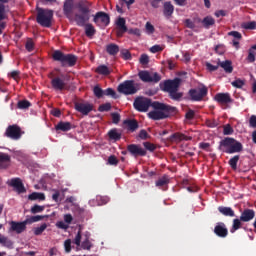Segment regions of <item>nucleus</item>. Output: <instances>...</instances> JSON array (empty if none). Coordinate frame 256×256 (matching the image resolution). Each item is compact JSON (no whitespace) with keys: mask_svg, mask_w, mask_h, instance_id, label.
Returning <instances> with one entry per match:
<instances>
[{"mask_svg":"<svg viewBox=\"0 0 256 256\" xmlns=\"http://www.w3.org/2000/svg\"><path fill=\"white\" fill-rule=\"evenodd\" d=\"M206 69L208 71H210L211 73H213V71H217V69H219V64H217L216 66L209 63V62H206Z\"/></svg>","mask_w":256,"mask_h":256,"instance_id":"61","label":"nucleus"},{"mask_svg":"<svg viewBox=\"0 0 256 256\" xmlns=\"http://www.w3.org/2000/svg\"><path fill=\"white\" fill-rule=\"evenodd\" d=\"M20 75H21V71L19 70H13L12 72L8 73V77H11V79H14V81H17Z\"/></svg>","mask_w":256,"mask_h":256,"instance_id":"56","label":"nucleus"},{"mask_svg":"<svg viewBox=\"0 0 256 256\" xmlns=\"http://www.w3.org/2000/svg\"><path fill=\"white\" fill-rule=\"evenodd\" d=\"M3 3H9V0H0V35H3V31H5V28L7 27V23L3 21L4 19H7L5 4Z\"/></svg>","mask_w":256,"mask_h":256,"instance_id":"15","label":"nucleus"},{"mask_svg":"<svg viewBox=\"0 0 256 256\" xmlns=\"http://www.w3.org/2000/svg\"><path fill=\"white\" fill-rule=\"evenodd\" d=\"M138 137L139 139H142V141H146V139H149L151 136L147 133V130L142 129L140 130Z\"/></svg>","mask_w":256,"mask_h":256,"instance_id":"54","label":"nucleus"},{"mask_svg":"<svg viewBox=\"0 0 256 256\" xmlns=\"http://www.w3.org/2000/svg\"><path fill=\"white\" fill-rule=\"evenodd\" d=\"M124 125H127L128 131H131L132 133L139 129V122L135 119L124 120Z\"/></svg>","mask_w":256,"mask_h":256,"instance_id":"27","label":"nucleus"},{"mask_svg":"<svg viewBox=\"0 0 256 256\" xmlns=\"http://www.w3.org/2000/svg\"><path fill=\"white\" fill-rule=\"evenodd\" d=\"M218 65L225 71V73H233V62H231V60H225L222 62L219 60Z\"/></svg>","mask_w":256,"mask_h":256,"instance_id":"25","label":"nucleus"},{"mask_svg":"<svg viewBox=\"0 0 256 256\" xmlns=\"http://www.w3.org/2000/svg\"><path fill=\"white\" fill-rule=\"evenodd\" d=\"M51 86L54 91H65L67 88V83H65V79L61 77H54L51 79Z\"/></svg>","mask_w":256,"mask_h":256,"instance_id":"17","label":"nucleus"},{"mask_svg":"<svg viewBox=\"0 0 256 256\" xmlns=\"http://www.w3.org/2000/svg\"><path fill=\"white\" fill-rule=\"evenodd\" d=\"M27 219L23 222H15V221H11L10 222V229L11 231H15V233H17L18 235L23 233V231H25L27 229Z\"/></svg>","mask_w":256,"mask_h":256,"instance_id":"18","label":"nucleus"},{"mask_svg":"<svg viewBox=\"0 0 256 256\" xmlns=\"http://www.w3.org/2000/svg\"><path fill=\"white\" fill-rule=\"evenodd\" d=\"M36 21L41 27L49 29L53 25V10L37 8Z\"/></svg>","mask_w":256,"mask_h":256,"instance_id":"5","label":"nucleus"},{"mask_svg":"<svg viewBox=\"0 0 256 256\" xmlns=\"http://www.w3.org/2000/svg\"><path fill=\"white\" fill-rule=\"evenodd\" d=\"M96 201L98 205H107V203H109V198L105 196H96Z\"/></svg>","mask_w":256,"mask_h":256,"instance_id":"52","label":"nucleus"},{"mask_svg":"<svg viewBox=\"0 0 256 256\" xmlns=\"http://www.w3.org/2000/svg\"><path fill=\"white\" fill-rule=\"evenodd\" d=\"M75 9L74 0H65L63 4V14L69 19V21H75V16H73V10Z\"/></svg>","mask_w":256,"mask_h":256,"instance_id":"12","label":"nucleus"},{"mask_svg":"<svg viewBox=\"0 0 256 256\" xmlns=\"http://www.w3.org/2000/svg\"><path fill=\"white\" fill-rule=\"evenodd\" d=\"M30 201H45V194L41 192H33L28 196Z\"/></svg>","mask_w":256,"mask_h":256,"instance_id":"35","label":"nucleus"},{"mask_svg":"<svg viewBox=\"0 0 256 256\" xmlns=\"http://www.w3.org/2000/svg\"><path fill=\"white\" fill-rule=\"evenodd\" d=\"M5 137L13 139L14 141L21 139V127L17 125L8 126L5 132Z\"/></svg>","mask_w":256,"mask_h":256,"instance_id":"13","label":"nucleus"},{"mask_svg":"<svg viewBox=\"0 0 256 256\" xmlns=\"http://www.w3.org/2000/svg\"><path fill=\"white\" fill-rule=\"evenodd\" d=\"M170 183V179L168 175H164L162 177H160L156 182L155 185L156 187H167Z\"/></svg>","mask_w":256,"mask_h":256,"instance_id":"32","label":"nucleus"},{"mask_svg":"<svg viewBox=\"0 0 256 256\" xmlns=\"http://www.w3.org/2000/svg\"><path fill=\"white\" fill-rule=\"evenodd\" d=\"M98 111H100L101 113L105 112V111H111V103H105L99 106Z\"/></svg>","mask_w":256,"mask_h":256,"instance_id":"57","label":"nucleus"},{"mask_svg":"<svg viewBox=\"0 0 256 256\" xmlns=\"http://www.w3.org/2000/svg\"><path fill=\"white\" fill-rule=\"evenodd\" d=\"M45 229H47V223H43L40 227L34 228V235H42Z\"/></svg>","mask_w":256,"mask_h":256,"instance_id":"48","label":"nucleus"},{"mask_svg":"<svg viewBox=\"0 0 256 256\" xmlns=\"http://www.w3.org/2000/svg\"><path fill=\"white\" fill-rule=\"evenodd\" d=\"M0 244L8 248L13 247V241H11L9 238L1 234H0Z\"/></svg>","mask_w":256,"mask_h":256,"instance_id":"41","label":"nucleus"},{"mask_svg":"<svg viewBox=\"0 0 256 256\" xmlns=\"http://www.w3.org/2000/svg\"><path fill=\"white\" fill-rule=\"evenodd\" d=\"M104 95L106 97H112V99H119V95H117V92H115L113 88H107L104 90Z\"/></svg>","mask_w":256,"mask_h":256,"instance_id":"43","label":"nucleus"},{"mask_svg":"<svg viewBox=\"0 0 256 256\" xmlns=\"http://www.w3.org/2000/svg\"><path fill=\"white\" fill-rule=\"evenodd\" d=\"M46 217H47V215L31 216V217L26 219V222L28 223V225H32V223H37L39 221H43V219H45Z\"/></svg>","mask_w":256,"mask_h":256,"instance_id":"38","label":"nucleus"},{"mask_svg":"<svg viewBox=\"0 0 256 256\" xmlns=\"http://www.w3.org/2000/svg\"><path fill=\"white\" fill-rule=\"evenodd\" d=\"M93 93L97 99H101L105 93V90L101 89L99 86H94Z\"/></svg>","mask_w":256,"mask_h":256,"instance_id":"45","label":"nucleus"},{"mask_svg":"<svg viewBox=\"0 0 256 256\" xmlns=\"http://www.w3.org/2000/svg\"><path fill=\"white\" fill-rule=\"evenodd\" d=\"M11 163V156L6 153H0V169H7Z\"/></svg>","mask_w":256,"mask_h":256,"instance_id":"26","label":"nucleus"},{"mask_svg":"<svg viewBox=\"0 0 256 256\" xmlns=\"http://www.w3.org/2000/svg\"><path fill=\"white\" fill-rule=\"evenodd\" d=\"M218 211L221 215H224V217H235V211L231 209V207L219 206Z\"/></svg>","mask_w":256,"mask_h":256,"instance_id":"29","label":"nucleus"},{"mask_svg":"<svg viewBox=\"0 0 256 256\" xmlns=\"http://www.w3.org/2000/svg\"><path fill=\"white\" fill-rule=\"evenodd\" d=\"M249 125L250 127H253L254 129H256V116L252 115L249 119Z\"/></svg>","mask_w":256,"mask_h":256,"instance_id":"64","label":"nucleus"},{"mask_svg":"<svg viewBox=\"0 0 256 256\" xmlns=\"http://www.w3.org/2000/svg\"><path fill=\"white\" fill-rule=\"evenodd\" d=\"M139 79L143 81V83H153V77L147 70H142L138 73Z\"/></svg>","mask_w":256,"mask_h":256,"instance_id":"28","label":"nucleus"},{"mask_svg":"<svg viewBox=\"0 0 256 256\" xmlns=\"http://www.w3.org/2000/svg\"><path fill=\"white\" fill-rule=\"evenodd\" d=\"M53 61H58L61 67H75L78 58L74 54H65L61 50H55L52 54Z\"/></svg>","mask_w":256,"mask_h":256,"instance_id":"4","label":"nucleus"},{"mask_svg":"<svg viewBox=\"0 0 256 256\" xmlns=\"http://www.w3.org/2000/svg\"><path fill=\"white\" fill-rule=\"evenodd\" d=\"M106 52L108 55H111L112 57H115L117 53H119V45L115 43H110L106 46Z\"/></svg>","mask_w":256,"mask_h":256,"instance_id":"30","label":"nucleus"},{"mask_svg":"<svg viewBox=\"0 0 256 256\" xmlns=\"http://www.w3.org/2000/svg\"><path fill=\"white\" fill-rule=\"evenodd\" d=\"M76 9H78V13L74 14V21L78 27H85V35L86 37H93L97 30L93 27V24L89 23L91 19V9L87 3L80 1L76 4Z\"/></svg>","mask_w":256,"mask_h":256,"instance_id":"1","label":"nucleus"},{"mask_svg":"<svg viewBox=\"0 0 256 256\" xmlns=\"http://www.w3.org/2000/svg\"><path fill=\"white\" fill-rule=\"evenodd\" d=\"M93 104L85 101L75 102L74 108L81 115L87 116L93 111Z\"/></svg>","mask_w":256,"mask_h":256,"instance_id":"10","label":"nucleus"},{"mask_svg":"<svg viewBox=\"0 0 256 256\" xmlns=\"http://www.w3.org/2000/svg\"><path fill=\"white\" fill-rule=\"evenodd\" d=\"M127 151L132 157H145V155H147V151L137 144L128 145Z\"/></svg>","mask_w":256,"mask_h":256,"instance_id":"14","label":"nucleus"},{"mask_svg":"<svg viewBox=\"0 0 256 256\" xmlns=\"http://www.w3.org/2000/svg\"><path fill=\"white\" fill-rule=\"evenodd\" d=\"M18 109H29L31 107V102L28 100H20L17 103Z\"/></svg>","mask_w":256,"mask_h":256,"instance_id":"44","label":"nucleus"},{"mask_svg":"<svg viewBox=\"0 0 256 256\" xmlns=\"http://www.w3.org/2000/svg\"><path fill=\"white\" fill-rule=\"evenodd\" d=\"M64 249L66 253H71V239L65 240Z\"/></svg>","mask_w":256,"mask_h":256,"instance_id":"62","label":"nucleus"},{"mask_svg":"<svg viewBox=\"0 0 256 256\" xmlns=\"http://www.w3.org/2000/svg\"><path fill=\"white\" fill-rule=\"evenodd\" d=\"M81 247H82V249H86L87 251H89V249H91V242L89 241L88 236H86V239L82 242Z\"/></svg>","mask_w":256,"mask_h":256,"instance_id":"58","label":"nucleus"},{"mask_svg":"<svg viewBox=\"0 0 256 256\" xmlns=\"http://www.w3.org/2000/svg\"><path fill=\"white\" fill-rule=\"evenodd\" d=\"M214 99L220 105H227L229 103H233V99H231V94L229 93H217Z\"/></svg>","mask_w":256,"mask_h":256,"instance_id":"21","label":"nucleus"},{"mask_svg":"<svg viewBox=\"0 0 256 256\" xmlns=\"http://www.w3.org/2000/svg\"><path fill=\"white\" fill-rule=\"evenodd\" d=\"M169 97L173 101H181V99L183 98V92H179V90H174L169 93Z\"/></svg>","mask_w":256,"mask_h":256,"instance_id":"40","label":"nucleus"},{"mask_svg":"<svg viewBox=\"0 0 256 256\" xmlns=\"http://www.w3.org/2000/svg\"><path fill=\"white\" fill-rule=\"evenodd\" d=\"M143 146L145 147V149L147 151H150L151 153H153V151H155V149H157V146L151 142H144Z\"/></svg>","mask_w":256,"mask_h":256,"instance_id":"51","label":"nucleus"},{"mask_svg":"<svg viewBox=\"0 0 256 256\" xmlns=\"http://www.w3.org/2000/svg\"><path fill=\"white\" fill-rule=\"evenodd\" d=\"M95 71L96 73H98V75H111V70H109V67H107V65H99Z\"/></svg>","mask_w":256,"mask_h":256,"instance_id":"37","label":"nucleus"},{"mask_svg":"<svg viewBox=\"0 0 256 256\" xmlns=\"http://www.w3.org/2000/svg\"><path fill=\"white\" fill-rule=\"evenodd\" d=\"M214 233L217 237H220V239H225V237L229 235V230L227 229V225H225V223L218 222L214 227Z\"/></svg>","mask_w":256,"mask_h":256,"instance_id":"16","label":"nucleus"},{"mask_svg":"<svg viewBox=\"0 0 256 256\" xmlns=\"http://www.w3.org/2000/svg\"><path fill=\"white\" fill-rule=\"evenodd\" d=\"M117 29H122L123 31H127V25L125 18L119 17L116 21Z\"/></svg>","mask_w":256,"mask_h":256,"instance_id":"42","label":"nucleus"},{"mask_svg":"<svg viewBox=\"0 0 256 256\" xmlns=\"http://www.w3.org/2000/svg\"><path fill=\"white\" fill-rule=\"evenodd\" d=\"M108 165H119V160L117 159V157L115 155H111L109 158H108Z\"/></svg>","mask_w":256,"mask_h":256,"instance_id":"59","label":"nucleus"},{"mask_svg":"<svg viewBox=\"0 0 256 256\" xmlns=\"http://www.w3.org/2000/svg\"><path fill=\"white\" fill-rule=\"evenodd\" d=\"M256 45L251 46V48L248 50V56L246 58V61L248 63H255L256 60Z\"/></svg>","mask_w":256,"mask_h":256,"instance_id":"34","label":"nucleus"},{"mask_svg":"<svg viewBox=\"0 0 256 256\" xmlns=\"http://www.w3.org/2000/svg\"><path fill=\"white\" fill-rule=\"evenodd\" d=\"M169 141L179 143L180 141H191V137L185 136V134L176 132L169 137Z\"/></svg>","mask_w":256,"mask_h":256,"instance_id":"24","label":"nucleus"},{"mask_svg":"<svg viewBox=\"0 0 256 256\" xmlns=\"http://www.w3.org/2000/svg\"><path fill=\"white\" fill-rule=\"evenodd\" d=\"M120 55L124 61H131L132 59L131 52L127 49L121 50Z\"/></svg>","mask_w":256,"mask_h":256,"instance_id":"47","label":"nucleus"},{"mask_svg":"<svg viewBox=\"0 0 256 256\" xmlns=\"http://www.w3.org/2000/svg\"><path fill=\"white\" fill-rule=\"evenodd\" d=\"M233 133H235V130H233L231 124H226L223 126V135H233Z\"/></svg>","mask_w":256,"mask_h":256,"instance_id":"46","label":"nucleus"},{"mask_svg":"<svg viewBox=\"0 0 256 256\" xmlns=\"http://www.w3.org/2000/svg\"><path fill=\"white\" fill-rule=\"evenodd\" d=\"M134 109L140 113H147L149 107H153V102L149 98L138 97L134 100Z\"/></svg>","mask_w":256,"mask_h":256,"instance_id":"9","label":"nucleus"},{"mask_svg":"<svg viewBox=\"0 0 256 256\" xmlns=\"http://www.w3.org/2000/svg\"><path fill=\"white\" fill-rule=\"evenodd\" d=\"M145 29L148 35H153V33H155V26H153L151 22H146Z\"/></svg>","mask_w":256,"mask_h":256,"instance_id":"53","label":"nucleus"},{"mask_svg":"<svg viewBox=\"0 0 256 256\" xmlns=\"http://www.w3.org/2000/svg\"><path fill=\"white\" fill-rule=\"evenodd\" d=\"M118 93L122 95H135L139 91L138 85L135 84V80H125L118 85Z\"/></svg>","mask_w":256,"mask_h":256,"instance_id":"6","label":"nucleus"},{"mask_svg":"<svg viewBox=\"0 0 256 256\" xmlns=\"http://www.w3.org/2000/svg\"><path fill=\"white\" fill-rule=\"evenodd\" d=\"M25 49H26L29 53H31V51H33V49H35V43L33 42V39L29 38V39L26 41Z\"/></svg>","mask_w":256,"mask_h":256,"instance_id":"49","label":"nucleus"},{"mask_svg":"<svg viewBox=\"0 0 256 256\" xmlns=\"http://www.w3.org/2000/svg\"><path fill=\"white\" fill-rule=\"evenodd\" d=\"M73 124L71 122H63L60 121L56 126V131H63L64 133H67V131H71L73 129Z\"/></svg>","mask_w":256,"mask_h":256,"instance_id":"23","label":"nucleus"},{"mask_svg":"<svg viewBox=\"0 0 256 256\" xmlns=\"http://www.w3.org/2000/svg\"><path fill=\"white\" fill-rule=\"evenodd\" d=\"M43 211H45V206H39L37 204H35L32 208H31V213L33 215H36V213H43Z\"/></svg>","mask_w":256,"mask_h":256,"instance_id":"50","label":"nucleus"},{"mask_svg":"<svg viewBox=\"0 0 256 256\" xmlns=\"http://www.w3.org/2000/svg\"><path fill=\"white\" fill-rule=\"evenodd\" d=\"M228 35L230 37H234V39H237L238 41H241V39H243V36L241 35V33L237 31H231L228 33Z\"/></svg>","mask_w":256,"mask_h":256,"instance_id":"60","label":"nucleus"},{"mask_svg":"<svg viewBox=\"0 0 256 256\" xmlns=\"http://www.w3.org/2000/svg\"><path fill=\"white\" fill-rule=\"evenodd\" d=\"M161 91L165 93H172L173 91H179L181 87V78L168 79L159 84Z\"/></svg>","mask_w":256,"mask_h":256,"instance_id":"7","label":"nucleus"},{"mask_svg":"<svg viewBox=\"0 0 256 256\" xmlns=\"http://www.w3.org/2000/svg\"><path fill=\"white\" fill-rule=\"evenodd\" d=\"M93 21L98 27H107L111 23V17L105 12H97Z\"/></svg>","mask_w":256,"mask_h":256,"instance_id":"11","label":"nucleus"},{"mask_svg":"<svg viewBox=\"0 0 256 256\" xmlns=\"http://www.w3.org/2000/svg\"><path fill=\"white\" fill-rule=\"evenodd\" d=\"M10 187H13L16 193H25L27 189H25V185L21 181V178H13L10 181Z\"/></svg>","mask_w":256,"mask_h":256,"instance_id":"20","label":"nucleus"},{"mask_svg":"<svg viewBox=\"0 0 256 256\" xmlns=\"http://www.w3.org/2000/svg\"><path fill=\"white\" fill-rule=\"evenodd\" d=\"M244 29L255 30L256 29V22L255 21L247 22L244 26Z\"/></svg>","mask_w":256,"mask_h":256,"instance_id":"63","label":"nucleus"},{"mask_svg":"<svg viewBox=\"0 0 256 256\" xmlns=\"http://www.w3.org/2000/svg\"><path fill=\"white\" fill-rule=\"evenodd\" d=\"M218 149L222 153L233 155L234 153H241L243 151V144L235 138L225 137L219 142Z\"/></svg>","mask_w":256,"mask_h":256,"instance_id":"3","label":"nucleus"},{"mask_svg":"<svg viewBox=\"0 0 256 256\" xmlns=\"http://www.w3.org/2000/svg\"><path fill=\"white\" fill-rule=\"evenodd\" d=\"M240 156L235 155L228 161V165L231 167L233 171H237V163H239Z\"/></svg>","mask_w":256,"mask_h":256,"instance_id":"39","label":"nucleus"},{"mask_svg":"<svg viewBox=\"0 0 256 256\" xmlns=\"http://www.w3.org/2000/svg\"><path fill=\"white\" fill-rule=\"evenodd\" d=\"M203 27L205 29H209V27H212V25H215V19L211 16H206L202 21H201Z\"/></svg>","mask_w":256,"mask_h":256,"instance_id":"36","label":"nucleus"},{"mask_svg":"<svg viewBox=\"0 0 256 256\" xmlns=\"http://www.w3.org/2000/svg\"><path fill=\"white\" fill-rule=\"evenodd\" d=\"M207 93H209V89H207V86L202 85L201 87L190 89L188 95L191 101H203L207 97Z\"/></svg>","mask_w":256,"mask_h":256,"instance_id":"8","label":"nucleus"},{"mask_svg":"<svg viewBox=\"0 0 256 256\" xmlns=\"http://www.w3.org/2000/svg\"><path fill=\"white\" fill-rule=\"evenodd\" d=\"M108 137L110 141H120L121 139V132L117 130V128L111 129L108 132Z\"/></svg>","mask_w":256,"mask_h":256,"instance_id":"31","label":"nucleus"},{"mask_svg":"<svg viewBox=\"0 0 256 256\" xmlns=\"http://www.w3.org/2000/svg\"><path fill=\"white\" fill-rule=\"evenodd\" d=\"M243 225V220L241 218H235L232 222V227L230 228V233H235V231H239Z\"/></svg>","mask_w":256,"mask_h":256,"instance_id":"33","label":"nucleus"},{"mask_svg":"<svg viewBox=\"0 0 256 256\" xmlns=\"http://www.w3.org/2000/svg\"><path fill=\"white\" fill-rule=\"evenodd\" d=\"M232 87H236V89H241L245 82L241 79H236L235 81L231 82Z\"/></svg>","mask_w":256,"mask_h":256,"instance_id":"55","label":"nucleus"},{"mask_svg":"<svg viewBox=\"0 0 256 256\" xmlns=\"http://www.w3.org/2000/svg\"><path fill=\"white\" fill-rule=\"evenodd\" d=\"M173 13H175V6H173L171 2H165L163 5L164 17H166V19H171Z\"/></svg>","mask_w":256,"mask_h":256,"instance_id":"22","label":"nucleus"},{"mask_svg":"<svg viewBox=\"0 0 256 256\" xmlns=\"http://www.w3.org/2000/svg\"><path fill=\"white\" fill-rule=\"evenodd\" d=\"M255 219V210L246 208L241 212L240 221L242 223H249Z\"/></svg>","mask_w":256,"mask_h":256,"instance_id":"19","label":"nucleus"},{"mask_svg":"<svg viewBox=\"0 0 256 256\" xmlns=\"http://www.w3.org/2000/svg\"><path fill=\"white\" fill-rule=\"evenodd\" d=\"M153 111L148 113L149 119H153V121H161L162 119H169L171 115H175L177 113V107L167 105L161 102H153L152 104Z\"/></svg>","mask_w":256,"mask_h":256,"instance_id":"2","label":"nucleus"}]
</instances>
